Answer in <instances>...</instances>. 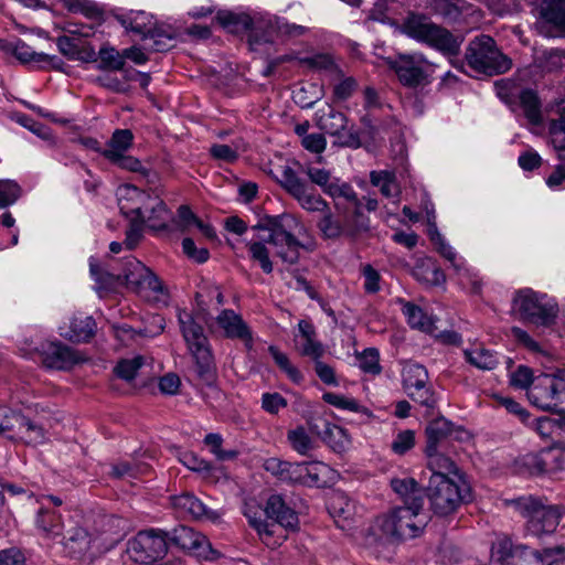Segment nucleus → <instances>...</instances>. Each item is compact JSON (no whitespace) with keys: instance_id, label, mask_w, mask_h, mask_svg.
<instances>
[{"instance_id":"nucleus-1","label":"nucleus","mask_w":565,"mask_h":565,"mask_svg":"<svg viewBox=\"0 0 565 565\" xmlns=\"http://www.w3.org/2000/svg\"><path fill=\"white\" fill-rule=\"evenodd\" d=\"M252 228L267 232L266 237L246 242L249 259L256 263L265 274L274 271L269 247L274 256L287 265L298 264L302 249H312V244L301 239L307 233L305 225L292 214L266 215Z\"/></svg>"},{"instance_id":"nucleus-2","label":"nucleus","mask_w":565,"mask_h":565,"mask_svg":"<svg viewBox=\"0 0 565 565\" xmlns=\"http://www.w3.org/2000/svg\"><path fill=\"white\" fill-rule=\"evenodd\" d=\"M426 523L423 509L394 508L375 519L365 536V545L376 557L390 558L396 542L417 536Z\"/></svg>"},{"instance_id":"nucleus-3","label":"nucleus","mask_w":565,"mask_h":565,"mask_svg":"<svg viewBox=\"0 0 565 565\" xmlns=\"http://www.w3.org/2000/svg\"><path fill=\"white\" fill-rule=\"evenodd\" d=\"M510 504L526 520V532L536 537L554 533L565 514L564 507L546 504L542 499L532 495L520 497Z\"/></svg>"},{"instance_id":"nucleus-4","label":"nucleus","mask_w":565,"mask_h":565,"mask_svg":"<svg viewBox=\"0 0 565 565\" xmlns=\"http://www.w3.org/2000/svg\"><path fill=\"white\" fill-rule=\"evenodd\" d=\"M401 32L451 55L459 52L462 42L461 39L455 36L450 31L419 13H409L401 24Z\"/></svg>"},{"instance_id":"nucleus-5","label":"nucleus","mask_w":565,"mask_h":565,"mask_svg":"<svg viewBox=\"0 0 565 565\" xmlns=\"http://www.w3.org/2000/svg\"><path fill=\"white\" fill-rule=\"evenodd\" d=\"M245 515L249 525L257 531L262 541L267 545L270 544V539L276 532V524L290 530L298 526L297 513L287 507L278 494L268 498L264 513L260 510L254 512L248 510Z\"/></svg>"},{"instance_id":"nucleus-6","label":"nucleus","mask_w":565,"mask_h":565,"mask_svg":"<svg viewBox=\"0 0 565 565\" xmlns=\"http://www.w3.org/2000/svg\"><path fill=\"white\" fill-rule=\"evenodd\" d=\"M465 58L475 72L490 76L505 73L512 67V61L498 49L491 36L484 34L469 42Z\"/></svg>"},{"instance_id":"nucleus-7","label":"nucleus","mask_w":565,"mask_h":565,"mask_svg":"<svg viewBox=\"0 0 565 565\" xmlns=\"http://www.w3.org/2000/svg\"><path fill=\"white\" fill-rule=\"evenodd\" d=\"M512 310L521 320L539 327L552 326L558 315V306L554 299L532 289H522L515 292Z\"/></svg>"},{"instance_id":"nucleus-8","label":"nucleus","mask_w":565,"mask_h":565,"mask_svg":"<svg viewBox=\"0 0 565 565\" xmlns=\"http://www.w3.org/2000/svg\"><path fill=\"white\" fill-rule=\"evenodd\" d=\"M179 322L189 351L195 361L199 376L206 382L212 381L215 364L209 340L204 334L203 328L196 323L193 317L186 311H181L179 313Z\"/></svg>"},{"instance_id":"nucleus-9","label":"nucleus","mask_w":565,"mask_h":565,"mask_svg":"<svg viewBox=\"0 0 565 565\" xmlns=\"http://www.w3.org/2000/svg\"><path fill=\"white\" fill-rule=\"evenodd\" d=\"M167 551V535L163 531H140L127 542L122 559L125 564L129 561L134 565H149L162 558Z\"/></svg>"},{"instance_id":"nucleus-10","label":"nucleus","mask_w":565,"mask_h":565,"mask_svg":"<svg viewBox=\"0 0 565 565\" xmlns=\"http://www.w3.org/2000/svg\"><path fill=\"white\" fill-rule=\"evenodd\" d=\"M465 481L462 478L431 476L428 484V499L433 511L441 516L454 513L462 503Z\"/></svg>"},{"instance_id":"nucleus-11","label":"nucleus","mask_w":565,"mask_h":565,"mask_svg":"<svg viewBox=\"0 0 565 565\" xmlns=\"http://www.w3.org/2000/svg\"><path fill=\"white\" fill-rule=\"evenodd\" d=\"M122 284L141 297H149L151 294L163 292V286L159 278L141 262L131 257L124 265Z\"/></svg>"},{"instance_id":"nucleus-12","label":"nucleus","mask_w":565,"mask_h":565,"mask_svg":"<svg viewBox=\"0 0 565 565\" xmlns=\"http://www.w3.org/2000/svg\"><path fill=\"white\" fill-rule=\"evenodd\" d=\"M403 388L415 402L431 407L434 405L433 393L427 386L428 372L417 363H406L402 369Z\"/></svg>"},{"instance_id":"nucleus-13","label":"nucleus","mask_w":565,"mask_h":565,"mask_svg":"<svg viewBox=\"0 0 565 565\" xmlns=\"http://www.w3.org/2000/svg\"><path fill=\"white\" fill-rule=\"evenodd\" d=\"M427 445L425 451L443 450L449 439H462L466 431L455 428L445 417H438L431 420L426 429Z\"/></svg>"},{"instance_id":"nucleus-14","label":"nucleus","mask_w":565,"mask_h":565,"mask_svg":"<svg viewBox=\"0 0 565 565\" xmlns=\"http://www.w3.org/2000/svg\"><path fill=\"white\" fill-rule=\"evenodd\" d=\"M426 58L420 54H401L393 64L399 81L406 86H417L425 78Z\"/></svg>"},{"instance_id":"nucleus-15","label":"nucleus","mask_w":565,"mask_h":565,"mask_svg":"<svg viewBox=\"0 0 565 565\" xmlns=\"http://www.w3.org/2000/svg\"><path fill=\"white\" fill-rule=\"evenodd\" d=\"M116 195L121 214L128 218H138L152 198L151 194L130 184L120 185Z\"/></svg>"},{"instance_id":"nucleus-16","label":"nucleus","mask_w":565,"mask_h":565,"mask_svg":"<svg viewBox=\"0 0 565 565\" xmlns=\"http://www.w3.org/2000/svg\"><path fill=\"white\" fill-rule=\"evenodd\" d=\"M334 209L341 217L343 236L355 238L370 230V218L362 213V206H348L335 202Z\"/></svg>"},{"instance_id":"nucleus-17","label":"nucleus","mask_w":565,"mask_h":565,"mask_svg":"<svg viewBox=\"0 0 565 565\" xmlns=\"http://www.w3.org/2000/svg\"><path fill=\"white\" fill-rule=\"evenodd\" d=\"M172 505L183 518L216 521L221 516L218 512L209 509L200 499L189 492L173 497Z\"/></svg>"},{"instance_id":"nucleus-18","label":"nucleus","mask_w":565,"mask_h":565,"mask_svg":"<svg viewBox=\"0 0 565 565\" xmlns=\"http://www.w3.org/2000/svg\"><path fill=\"white\" fill-rule=\"evenodd\" d=\"M83 360L76 350L62 343H50L42 354L43 364L55 370H70Z\"/></svg>"},{"instance_id":"nucleus-19","label":"nucleus","mask_w":565,"mask_h":565,"mask_svg":"<svg viewBox=\"0 0 565 565\" xmlns=\"http://www.w3.org/2000/svg\"><path fill=\"white\" fill-rule=\"evenodd\" d=\"M527 397L533 405L544 411H554L561 404L548 374L536 377L533 386L527 391Z\"/></svg>"},{"instance_id":"nucleus-20","label":"nucleus","mask_w":565,"mask_h":565,"mask_svg":"<svg viewBox=\"0 0 565 565\" xmlns=\"http://www.w3.org/2000/svg\"><path fill=\"white\" fill-rule=\"evenodd\" d=\"M172 540L181 548L191 551L204 558H209L213 552L205 536L188 526L182 525L175 529Z\"/></svg>"},{"instance_id":"nucleus-21","label":"nucleus","mask_w":565,"mask_h":565,"mask_svg":"<svg viewBox=\"0 0 565 565\" xmlns=\"http://www.w3.org/2000/svg\"><path fill=\"white\" fill-rule=\"evenodd\" d=\"M217 326L224 331L227 338L239 339L244 342H250L252 334L249 328L242 317L232 309L222 310L216 317Z\"/></svg>"},{"instance_id":"nucleus-22","label":"nucleus","mask_w":565,"mask_h":565,"mask_svg":"<svg viewBox=\"0 0 565 565\" xmlns=\"http://www.w3.org/2000/svg\"><path fill=\"white\" fill-rule=\"evenodd\" d=\"M171 216L172 214L164 202L158 195H152L142 214L137 220L141 224H147L149 228L159 231L167 227Z\"/></svg>"},{"instance_id":"nucleus-23","label":"nucleus","mask_w":565,"mask_h":565,"mask_svg":"<svg viewBox=\"0 0 565 565\" xmlns=\"http://www.w3.org/2000/svg\"><path fill=\"white\" fill-rule=\"evenodd\" d=\"M96 323L89 316L74 315L67 326L61 327V335L70 341H88L95 333Z\"/></svg>"},{"instance_id":"nucleus-24","label":"nucleus","mask_w":565,"mask_h":565,"mask_svg":"<svg viewBox=\"0 0 565 565\" xmlns=\"http://www.w3.org/2000/svg\"><path fill=\"white\" fill-rule=\"evenodd\" d=\"M95 149L97 151H102L107 159L111 162L118 164L120 168L130 170V171H141L142 164L141 162L127 154L129 147L131 143H95Z\"/></svg>"},{"instance_id":"nucleus-25","label":"nucleus","mask_w":565,"mask_h":565,"mask_svg":"<svg viewBox=\"0 0 565 565\" xmlns=\"http://www.w3.org/2000/svg\"><path fill=\"white\" fill-rule=\"evenodd\" d=\"M298 329L300 339L297 340V343L301 355L309 356L313 361L321 359L324 354V347L317 340V333L312 323L300 320Z\"/></svg>"},{"instance_id":"nucleus-26","label":"nucleus","mask_w":565,"mask_h":565,"mask_svg":"<svg viewBox=\"0 0 565 565\" xmlns=\"http://www.w3.org/2000/svg\"><path fill=\"white\" fill-rule=\"evenodd\" d=\"M62 544L73 557L84 555L90 547V537L87 531L81 526L68 523L63 530Z\"/></svg>"},{"instance_id":"nucleus-27","label":"nucleus","mask_w":565,"mask_h":565,"mask_svg":"<svg viewBox=\"0 0 565 565\" xmlns=\"http://www.w3.org/2000/svg\"><path fill=\"white\" fill-rule=\"evenodd\" d=\"M393 491L404 501L405 505L413 507V509H423L424 498L423 491L415 479L393 478L391 480Z\"/></svg>"},{"instance_id":"nucleus-28","label":"nucleus","mask_w":565,"mask_h":565,"mask_svg":"<svg viewBox=\"0 0 565 565\" xmlns=\"http://www.w3.org/2000/svg\"><path fill=\"white\" fill-rule=\"evenodd\" d=\"M116 19L127 31L139 34L142 39H148V34L156 23L152 15L145 11H130L117 15Z\"/></svg>"},{"instance_id":"nucleus-29","label":"nucleus","mask_w":565,"mask_h":565,"mask_svg":"<svg viewBox=\"0 0 565 565\" xmlns=\"http://www.w3.org/2000/svg\"><path fill=\"white\" fill-rule=\"evenodd\" d=\"M264 469L284 482H300V462H289L279 458H268L264 462Z\"/></svg>"},{"instance_id":"nucleus-30","label":"nucleus","mask_w":565,"mask_h":565,"mask_svg":"<svg viewBox=\"0 0 565 565\" xmlns=\"http://www.w3.org/2000/svg\"><path fill=\"white\" fill-rule=\"evenodd\" d=\"M427 456V466L431 471V476L445 478H462L456 463L441 450L425 451Z\"/></svg>"},{"instance_id":"nucleus-31","label":"nucleus","mask_w":565,"mask_h":565,"mask_svg":"<svg viewBox=\"0 0 565 565\" xmlns=\"http://www.w3.org/2000/svg\"><path fill=\"white\" fill-rule=\"evenodd\" d=\"M317 125L327 135L339 137L347 126V117L342 113L335 111L331 106H327L326 109L318 111Z\"/></svg>"},{"instance_id":"nucleus-32","label":"nucleus","mask_w":565,"mask_h":565,"mask_svg":"<svg viewBox=\"0 0 565 565\" xmlns=\"http://www.w3.org/2000/svg\"><path fill=\"white\" fill-rule=\"evenodd\" d=\"M413 276L418 281L431 286H440L446 281L444 271L430 258L417 260L413 268Z\"/></svg>"},{"instance_id":"nucleus-33","label":"nucleus","mask_w":565,"mask_h":565,"mask_svg":"<svg viewBox=\"0 0 565 565\" xmlns=\"http://www.w3.org/2000/svg\"><path fill=\"white\" fill-rule=\"evenodd\" d=\"M303 62L311 68L323 72L331 79H340L343 77V71L337 63L335 58L327 53H319L306 57Z\"/></svg>"},{"instance_id":"nucleus-34","label":"nucleus","mask_w":565,"mask_h":565,"mask_svg":"<svg viewBox=\"0 0 565 565\" xmlns=\"http://www.w3.org/2000/svg\"><path fill=\"white\" fill-rule=\"evenodd\" d=\"M217 23L231 33H243L253 25L252 18L246 13H234L230 11L218 12Z\"/></svg>"},{"instance_id":"nucleus-35","label":"nucleus","mask_w":565,"mask_h":565,"mask_svg":"<svg viewBox=\"0 0 565 565\" xmlns=\"http://www.w3.org/2000/svg\"><path fill=\"white\" fill-rule=\"evenodd\" d=\"M324 96L322 85L316 83H307L297 87L292 92L294 102L301 108H310Z\"/></svg>"},{"instance_id":"nucleus-36","label":"nucleus","mask_w":565,"mask_h":565,"mask_svg":"<svg viewBox=\"0 0 565 565\" xmlns=\"http://www.w3.org/2000/svg\"><path fill=\"white\" fill-rule=\"evenodd\" d=\"M402 310L412 328L427 333H433L435 331L436 328L434 319L428 317L419 307L411 302H405Z\"/></svg>"},{"instance_id":"nucleus-37","label":"nucleus","mask_w":565,"mask_h":565,"mask_svg":"<svg viewBox=\"0 0 565 565\" xmlns=\"http://www.w3.org/2000/svg\"><path fill=\"white\" fill-rule=\"evenodd\" d=\"M89 271L96 282V289L98 291L113 290L117 286L122 285L121 274H113L104 270L93 258L89 260Z\"/></svg>"},{"instance_id":"nucleus-38","label":"nucleus","mask_w":565,"mask_h":565,"mask_svg":"<svg viewBox=\"0 0 565 565\" xmlns=\"http://www.w3.org/2000/svg\"><path fill=\"white\" fill-rule=\"evenodd\" d=\"M541 17L562 31H565V0H544L541 3Z\"/></svg>"},{"instance_id":"nucleus-39","label":"nucleus","mask_w":565,"mask_h":565,"mask_svg":"<svg viewBox=\"0 0 565 565\" xmlns=\"http://www.w3.org/2000/svg\"><path fill=\"white\" fill-rule=\"evenodd\" d=\"M19 431L20 436H17V439L23 440L28 445L38 446L47 440L45 428L24 415Z\"/></svg>"},{"instance_id":"nucleus-40","label":"nucleus","mask_w":565,"mask_h":565,"mask_svg":"<svg viewBox=\"0 0 565 565\" xmlns=\"http://www.w3.org/2000/svg\"><path fill=\"white\" fill-rule=\"evenodd\" d=\"M372 185L377 186L382 195L395 198L399 195V186L394 172L387 170L372 171L370 173Z\"/></svg>"},{"instance_id":"nucleus-41","label":"nucleus","mask_w":565,"mask_h":565,"mask_svg":"<svg viewBox=\"0 0 565 565\" xmlns=\"http://www.w3.org/2000/svg\"><path fill=\"white\" fill-rule=\"evenodd\" d=\"M36 525L41 529L47 536L58 537L63 534V530L66 526L64 522L61 521V516L55 512H51L45 509H41L36 516Z\"/></svg>"},{"instance_id":"nucleus-42","label":"nucleus","mask_w":565,"mask_h":565,"mask_svg":"<svg viewBox=\"0 0 565 565\" xmlns=\"http://www.w3.org/2000/svg\"><path fill=\"white\" fill-rule=\"evenodd\" d=\"M127 532V523L118 516H107L103 520L102 535L105 542L113 546L118 543Z\"/></svg>"},{"instance_id":"nucleus-43","label":"nucleus","mask_w":565,"mask_h":565,"mask_svg":"<svg viewBox=\"0 0 565 565\" xmlns=\"http://www.w3.org/2000/svg\"><path fill=\"white\" fill-rule=\"evenodd\" d=\"M23 420V414L7 407H0V435L9 439H17L20 436V424Z\"/></svg>"},{"instance_id":"nucleus-44","label":"nucleus","mask_w":565,"mask_h":565,"mask_svg":"<svg viewBox=\"0 0 565 565\" xmlns=\"http://www.w3.org/2000/svg\"><path fill=\"white\" fill-rule=\"evenodd\" d=\"M520 103L524 116L531 125H540L542 121L541 104L535 92L525 89L520 94Z\"/></svg>"},{"instance_id":"nucleus-45","label":"nucleus","mask_w":565,"mask_h":565,"mask_svg":"<svg viewBox=\"0 0 565 565\" xmlns=\"http://www.w3.org/2000/svg\"><path fill=\"white\" fill-rule=\"evenodd\" d=\"M329 472V467L322 462H300V482L302 484H320L324 482L323 478Z\"/></svg>"},{"instance_id":"nucleus-46","label":"nucleus","mask_w":565,"mask_h":565,"mask_svg":"<svg viewBox=\"0 0 565 565\" xmlns=\"http://www.w3.org/2000/svg\"><path fill=\"white\" fill-rule=\"evenodd\" d=\"M326 194L334 200H345L349 203L348 206H362V203L353 188L348 182L340 181V179H333L330 186L326 189Z\"/></svg>"},{"instance_id":"nucleus-47","label":"nucleus","mask_w":565,"mask_h":565,"mask_svg":"<svg viewBox=\"0 0 565 565\" xmlns=\"http://www.w3.org/2000/svg\"><path fill=\"white\" fill-rule=\"evenodd\" d=\"M324 440L335 452L345 451L351 444L348 431L338 425L327 426L324 430Z\"/></svg>"},{"instance_id":"nucleus-48","label":"nucleus","mask_w":565,"mask_h":565,"mask_svg":"<svg viewBox=\"0 0 565 565\" xmlns=\"http://www.w3.org/2000/svg\"><path fill=\"white\" fill-rule=\"evenodd\" d=\"M329 510L331 515L338 519L337 522H339V520L349 521L353 519L355 514L354 503L342 493L335 494L331 499Z\"/></svg>"},{"instance_id":"nucleus-49","label":"nucleus","mask_w":565,"mask_h":565,"mask_svg":"<svg viewBox=\"0 0 565 565\" xmlns=\"http://www.w3.org/2000/svg\"><path fill=\"white\" fill-rule=\"evenodd\" d=\"M13 55L22 63H46L53 64L57 58L45 53H38L33 51L28 44L19 41L12 51Z\"/></svg>"},{"instance_id":"nucleus-50","label":"nucleus","mask_w":565,"mask_h":565,"mask_svg":"<svg viewBox=\"0 0 565 565\" xmlns=\"http://www.w3.org/2000/svg\"><path fill=\"white\" fill-rule=\"evenodd\" d=\"M287 440L290 447L299 455H307L313 448V440L302 426L288 430Z\"/></svg>"},{"instance_id":"nucleus-51","label":"nucleus","mask_w":565,"mask_h":565,"mask_svg":"<svg viewBox=\"0 0 565 565\" xmlns=\"http://www.w3.org/2000/svg\"><path fill=\"white\" fill-rule=\"evenodd\" d=\"M465 356L470 364L480 370H492L498 364L495 355L481 347L465 350Z\"/></svg>"},{"instance_id":"nucleus-52","label":"nucleus","mask_w":565,"mask_h":565,"mask_svg":"<svg viewBox=\"0 0 565 565\" xmlns=\"http://www.w3.org/2000/svg\"><path fill=\"white\" fill-rule=\"evenodd\" d=\"M205 446L220 461H231L237 458L238 451L236 449H224L223 438L220 434H207L204 438Z\"/></svg>"},{"instance_id":"nucleus-53","label":"nucleus","mask_w":565,"mask_h":565,"mask_svg":"<svg viewBox=\"0 0 565 565\" xmlns=\"http://www.w3.org/2000/svg\"><path fill=\"white\" fill-rule=\"evenodd\" d=\"M62 6L72 13H81L88 19H97L103 10L90 0H61Z\"/></svg>"},{"instance_id":"nucleus-54","label":"nucleus","mask_w":565,"mask_h":565,"mask_svg":"<svg viewBox=\"0 0 565 565\" xmlns=\"http://www.w3.org/2000/svg\"><path fill=\"white\" fill-rule=\"evenodd\" d=\"M565 428V417L552 418L542 416L536 419L535 429L544 438H553Z\"/></svg>"},{"instance_id":"nucleus-55","label":"nucleus","mask_w":565,"mask_h":565,"mask_svg":"<svg viewBox=\"0 0 565 565\" xmlns=\"http://www.w3.org/2000/svg\"><path fill=\"white\" fill-rule=\"evenodd\" d=\"M455 270L458 275V281L463 289L471 294H479L481 291V279L471 269L463 266V264L455 265Z\"/></svg>"},{"instance_id":"nucleus-56","label":"nucleus","mask_w":565,"mask_h":565,"mask_svg":"<svg viewBox=\"0 0 565 565\" xmlns=\"http://www.w3.org/2000/svg\"><path fill=\"white\" fill-rule=\"evenodd\" d=\"M145 364V358L141 355L131 359H122L115 367L118 377L125 381H131L137 375L138 370Z\"/></svg>"},{"instance_id":"nucleus-57","label":"nucleus","mask_w":565,"mask_h":565,"mask_svg":"<svg viewBox=\"0 0 565 565\" xmlns=\"http://www.w3.org/2000/svg\"><path fill=\"white\" fill-rule=\"evenodd\" d=\"M22 189L13 180H0V209L14 204L21 196Z\"/></svg>"},{"instance_id":"nucleus-58","label":"nucleus","mask_w":565,"mask_h":565,"mask_svg":"<svg viewBox=\"0 0 565 565\" xmlns=\"http://www.w3.org/2000/svg\"><path fill=\"white\" fill-rule=\"evenodd\" d=\"M318 227L327 238H339L343 236L341 217L335 218L330 209H328V212H324L323 217L318 223Z\"/></svg>"},{"instance_id":"nucleus-59","label":"nucleus","mask_w":565,"mask_h":565,"mask_svg":"<svg viewBox=\"0 0 565 565\" xmlns=\"http://www.w3.org/2000/svg\"><path fill=\"white\" fill-rule=\"evenodd\" d=\"M358 362L360 369L370 374H380L382 367L380 365V353L374 348L365 349L362 353L358 355Z\"/></svg>"},{"instance_id":"nucleus-60","label":"nucleus","mask_w":565,"mask_h":565,"mask_svg":"<svg viewBox=\"0 0 565 565\" xmlns=\"http://www.w3.org/2000/svg\"><path fill=\"white\" fill-rule=\"evenodd\" d=\"M269 353L275 360L276 364L294 381L300 382L302 380V375L297 367H295L288 356L280 352L276 347L270 345L268 348Z\"/></svg>"},{"instance_id":"nucleus-61","label":"nucleus","mask_w":565,"mask_h":565,"mask_svg":"<svg viewBox=\"0 0 565 565\" xmlns=\"http://www.w3.org/2000/svg\"><path fill=\"white\" fill-rule=\"evenodd\" d=\"M323 399L328 404L340 409H348L355 413H362L365 411V408L362 405H360L356 399L347 397L344 395L335 393H326L323 394Z\"/></svg>"},{"instance_id":"nucleus-62","label":"nucleus","mask_w":565,"mask_h":565,"mask_svg":"<svg viewBox=\"0 0 565 565\" xmlns=\"http://www.w3.org/2000/svg\"><path fill=\"white\" fill-rule=\"evenodd\" d=\"M99 58H100L102 67H104V68L120 71V70H122V67L125 65L124 53L120 54L114 47L100 49Z\"/></svg>"},{"instance_id":"nucleus-63","label":"nucleus","mask_w":565,"mask_h":565,"mask_svg":"<svg viewBox=\"0 0 565 565\" xmlns=\"http://www.w3.org/2000/svg\"><path fill=\"white\" fill-rule=\"evenodd\" d=\"M415 446V433L414 430L406 429L397 433L394 440L391 444V449L396 455H404Z\"/></svg>"},{"instance_id":"nucleus-64","label":"nucleus","mask_w":565,"mask_h":565,"mask_svg":"<svg viewBox=\"0 0 565 565\" xmlns=\"http://www.w3.org/2000/svg\"><path fill=\"white\" fill-rule=\"evenodd\" d=\"M547 473H555L565 469V450L559 448L545 449V460Z\"/></svg>"}]
</instances>
